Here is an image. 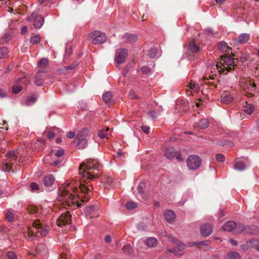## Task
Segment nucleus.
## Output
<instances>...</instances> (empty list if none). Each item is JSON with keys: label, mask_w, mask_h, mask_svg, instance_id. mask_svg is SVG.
I'll use <instances>...</instances> for the list:
<instances>
[{"label": "nucleus", "mask_w": 259, "mask_h": 259, "mask_svg": "<svg viewBox=\"0 0 259 259\" xmlns=\"http://www.w3.org/2000/svg\"><path fill=\"white\" fill-rule=\"evenodd\" d=\"M36 251L38 253L40 254L42 256H45L47 254L48 249L46 245L40 244L37 245Z\"/></svg>", "instance_id": "a878e982"}, {"label": "nucleus", "mask_w": 259, "mask_h": 259, "mask_svg": "<svg viewBox=\"0 0 259 259\" xmlns=\"http://www.w3.org/2000/svg\"><path fill=\"white\" fill-rule=\"evenodd\" d=\"M9 40V36L4 35L0 39V44H4Z\"/></svg>", "instance_id": "603ef678"}, {"label": "nucleus", "mask_w": 259, "mask_h": 259, "mask_svg": "<svg viewBox=\"0 0 259 259\" xmlns=\"http://www.w3.org/2000/svg\"><path fill=\"white\" fill-rule=\"evenodd\" d=\"M185 248L186 245L184 244L179 242L177 243V248L168 249V251L176 255L181 256L184 254V250Z\"/></svg>", "instance_id": "2eb2a0df"}, {"label": "nucleus", "mask_w": 259, "mask_h": 259, "mask_svg": "<svg viewBox=\"0 0 259 259\" xmlns=\"http://www.w3.org/2000/svg\"><path fill=\"white\" fill-rule=\"evenodd\" d=\"M30 188L31 189V191L33 192H38L41 191V189L39 186L35 182H32L30 184Z\"/></svg>", "instance_id": "72a5a7b5"}, {"label": "nucleus", "mask_w": 259, "mask_h": 259, "mask_svg": "<svg viewBox=\"0 0 259 259\" xmlns=\"http://www.w3.org/2000/svg\"><path fill=\"white\" fill-rule=\"evenodd\" d=\"M212 230V227L210 225L203 224L201 226L200 233L202 236L206 237L211 233Z\"/></svg>", "instance_id": "6ab92c4d"}, {"label": "nucleus", "mask_w": 259, "mask_h": 259, "mask_svg": "<svg viewBox=\"0 0 259 259\" xmlns=\"http://www.w3.org/2000/svg\"><path fill=\"white\" fill-rule=\"evenodd\" d=\"M250 38V35L248 33H244L240 34L238 38L235 41L236 44L243 45L248 41Z\"/></svg>", "instance_id": "aec40b11"}, {"label": "nucleus", "mask_w": 259, "mask_h": 259, "mask_svg": "<svg viewBox=\"0 0 259 259\" xmlns=\"http://www.w3.org/2000/svg\"><path fill=\"white\" fill-rule=\"evenodd\" d=\"M137 206V204L135 202L132 201H129L126 204V207L127 209H133L136 208Z\"/></svg>", "instance_id": "de8ad7c7"}, {"label": "nucleus", "mask_w": 259, "mask_h": 259, "mask_svg": "<svg viewBox=\"0 0 259 259\" xmlns=\"http://www.w3.org/2000/svg\"><path fill=\"white\" fill-rule=\"evenodd\" d=\"M128 97L131 99H134L137 98L135 92L133 90H130L128 93Z\"/></svg>", "instance_id": "6e6d98bb"}, {"label": "nucleus", "mask_w": 259, "mask_h": 259, "mask_svg": "<svg viewBox=\"0 0 259 259\" xmlns=\"http://www.w3.org/2000/svg\"><path fill=\"white\" fill-rule=\"evenodd\" d=\"M248 58V55L246 53L242 54L240 57V60L241 62L246 61Z\"/></svg>", "instance_id": "13d9d810"}, {"label": "nucleus", "mask_w": 259, "mask_h": 259, "mask_svg": "<svg viewBox=\"0 0 259 259\" xmlns=\"http://www.w3.org/2000/svg\"><path fill=\"white\" fill-rule=\"evenodd\" d=\"M145 187V184L144 183H140L138 186V190L139 193L140 194L141 197L144 199H146L148 197L147 194H145L143 191V188Z\"/></svg>", "instance_id": "c756f323"}, {"label": "nucleus", "mask_w": 259, "mask_h": 259, "mask_svg": "<svg viewBox=\"0 0 259 259\" xmlns=\"http://www.w3.org/2000/svg\"><path fill=\"white\" fill-rule=\"evenodd\" d=\"M235 228L238 230V232L240 231V228L238 227V226H237L236 224L234 221H229L222 226L223 230L229 232L232 231Z\"/></svg>", "instance_id": "a211bd4d"}, {"label": "nucleus", "mask_w": 259, "mask_h": 259, "mask_svg": "<svg viewBox=\"0 0 259 259\" xmlns=\"http://www.w3.org/2000/svg\"><path fill=\"white\" fill-rule=\"evenodd\" d=\"M201 163L200 158L197 155H191L187 160V166L189 169L195 170L198 168Z\"/></svg>", "instance_id": "0eeeda50"}, {"label": "nucleus", "mask_w": 259, "mask_h": 259, "mask_svg": "<svg viewBox=\"0 0 259 259\" xmlns=\"http://www.w3.org/2000/svg\"><path fill=\"white\" fill-rule=\"evenodd\" d=\"M48 64V60L46 58L40 59L38 62V66L39 67L45 68Z\"/></svg>", "instance_id": "58836bf2"}, {"label": "nucleus", "mask_w": 259, "mask_h": 259, "mask_svg": "<svg viewBox=\"0 0 259 259\" xmlns=\"http://www.w3.org/2000/svg\"><path fill=\"white\" fill-rule=\"evenodd\" d=\"M141 70L143 74H148L151 71V69L147 66L142 67Z\"/></svg>", "instance_id": "5fc2aeb1"}, {"label": "nucleus", "mask_w": 259, "mask_h": 259, "mask_svg": "<svg viewBox=\"0 0 259 259\" xmlns=\"http://www.w3.org/2000/svg\"><path fill=\"white\" fill-rule=\"evenodd\" d=\"M113 95L111 92H107L102 96V99L105 103H109L112 98Z\"/></svg>", "instance_id": "2f4dec72"}, {"label": "nucleus", "mask_w": 259, "mask_h": 259, "mask_svg": "<svg viewBox=\"0 0 259 259\" xmlns=\"http://www.w3.org/2000/svg\"><path fill=\"white\" fill-rule=\"evenodd\" d=\"M209 124V122L207 119H203L201 120L198 124V126L202 129L208 127Z\"/></svg>", "instance_id": "c9c22d12"}, {"label": "nucleus", "mask_w": 259, "mask_h": 259, "mask_svg": "<svg viewBox=\"0 0 259 259\" xmlns=\"http://www.w3.org/2000/svg\"><path fill=\"white\" fill-rule=\"evenodd\" d=\"M149 115L153 119H155L156 118V116L155 115V112L154 111H150L149 112Z\"/></svg>", "instance_id": "774afa93"}, {"label": "nucleus", "mask_w": 259, "mask_h": 259, "mask_svg": "<svg viewBox=\"0 0 259 259\" xmlns=\"http://www.w3.org/2000/svg\"><path fill=\"white\" fill-rule=\"evenodd\" d=\"M64 153V151L63 149H60L57 151V152L55 153V156L58 157H60L62 156V155H63Z\"/></svg>", "instance_id": "bf43d9fd"}, {"label": "nucleus", "mask_w": 259, "mask_h": 259, "mask_svg": "<svg viewBox=\"0 0 259 259\" xmlns=\"http://www.w3.org/2000/svg\"><path fill=\"white\" fill-rule=\"evenodd\" d=\"M254 105L251 104H248L245 102V105L243 106V110L248 114H251L254 111Z\"/></svg>", "instance_id": "cd10ccee"}, {"label": "nucleus", "mask_w": 259, "mask_h": 259, "mask_svg": "<svg viewBox=\"0 0 259 259\" xmlns=\"http://www.w3.org/2000/svg\"><path fill=\"white\" fill-rule=\"evenodd\" d=\"M101 168L102 166L96 159H90L83 162L79 169L82 179L75 186L72 183L64 184L58 192V200L63 201V205L72 209L80 207L81 203L78 199H80L82 202L89 200L93 189L92 185L89 184V180L98 178Z\"/></svg>", "instance_id": "f257e3e1"}, {"label": "nucleus", "mask_w": 259, "mask_h": 259, "mask_svg": "<svg viewBox=\"0 0 259 259\" xmlns=\"http://www.w3.org/2000/svg\"><path fill=\"white\" fill-rule=\"evenodd\" d=\"M234 60L230 56L225 55L221 57L220 62L216 63V68L213 69L217 70L220 74H227L228 72L234 69Z\"/></svg>", "instance_id": "f03ea898"}, {"label": "nucleus", "mask_w": 259, "mask_h": 259, "mask_svg": "<svg viewBox=\"0 0 259 259\" xmlns=\"http://www.w3.org/2000/svg\"><path fill=\"white\" fill-rule=\"evenodd\" d=\"M36 100V99L34 96H30L26 99V104L28 106L31 105L35 102Z\"/></svg>", "instance_id": "a18cd8bd"}, {"label": "nucleus", "mask_w": 259, "mask_h": 259, "mask_svg": "<svg viewBox=\"0 0 259 259\" xmlns=\"http://www.w3.org/2000/svg\"><path fill=\"white\" fill-rule=\"evenodd\" d=\"M158 54V49L156 48H153L149 50L148 55L151 58H155Z\"/></svg>", "instance_id": "e433bc0d"}, {"label": "nucleus", "mask_w": 259, "mask_h": 259, "mask_svg": "<svg viewBox=\"0 0 259 259\" xmlns=\"http://www.w3.org/2000/svg\"><path fill=\"white\" fill-rule=\"evenodd\" d=\"M204 80H205V83L207 84L208 86H212L213 85H214V82H211V81H206V80H208V78H207V77L206 76H205L204 77Z\"/></svg>", "instance_id": "0e129e2a"}, {"label": "nucleus", "mask_w": 259, "mask_h": 259, "mask_svg": "<svg viewBox=\"0 0 259 259\" xmlns=\"http://www.w3.org/2000/svg\"><path fill=\"white\" fill-rule=\"evenodd\" d=\"M215 158L219 162H224L225 161V157L222 154H217L215 155Z\"/></svg>", "instance_id": "8fccbe9b"}, {"label": "nucleus", "mask_w": 259, "mask_h": 259, "mask_svg": "<svg viewBox=\"0 0 259 259\" xmlns=\"http://www.w3.org/2000/svg\"><path fill=\"white\" fill-rule=\"evenodd\" d=\"M164 154L167 158L171 159L176 156L177 151L174 148L168 147L164 149Z\"/></svg>", "instance_id": "5701e85b"}, {"label": "nucleus", "mask_w": 259, "mask_h": 259, "mask_svg": "<svg viewBox=\"0 0 259 259\" xmlns=\"http://www.w3.org/2000/svg\"><path fill=\"white\" fill-rule=\"evenodd\" d=\"M89 39L93 45H99L104 43L107 40L105 33L96 30L90 33Z\"/></svg>", "instance_id": "39448f33"}, {"label": "nucleus", "mask_w": 259, "mask_h": 259, "mask_svg": "<svg viewBox=\"0 0 259 259\" xmlns=\"http://www.w3.org/2000/svg\"><path fill=\"white\" fill-rule=\"evenodd\" d=\"M250 247H252V244H251V240L247 241L245 243L242 244L240 246L241 249L243 250H248Z\"/></svg>", "instance_id": "37998d69"}, {"label": "nucleus", "mask_w": 259, "mask_h": 259, "mask_svg": "<svg viewBox=\"0 0 259 259\" xmlns=\"http://www.w3.org/2000/svg\"><path fill=\"white\" fill-rule=\"evenodd\" d=\"M89 130L83 128L76 136L73 141V145L79 149H84L87 146V138L88 136Z\"/></svg>", "instance_id": "20e7f679"}, {"label": "nucleus", "mask_w": 259, "mask_h": 259, "mask_svg": "<svg viewBox=\"0 0 259 259\" xmlns=\"http://www.w3.org/2000/svg\"><path fill=\"white\" fill-rule=\"evenodd\" d=\"M142 130H143V131L146 133V134H148L150 133V128L147 125H142Z\"/></svg>", "instance_id": "680f3d73"}, {"label": "nucleus", "mask_w": 259, "mask_h": 259, "mask_svg": "<svg viewBox=\"0 0 259 259\" xmlns=\"http://www.w3.org/2000/svg\"><path fill=\"white\" fill-rule=\"evenodd\" d=\"M7 256L9 259H17L15 253L12 251L8 252L7 253Z\"/></svg>", "instance_id": "4d7b16f0"}, {"label": "nucleus", "mask_w": 259, "mask_h": 259, "mask_svg": "<svg viewBox=\"0 0 259 259\" xmlns=\"http://www.w3.org/2000/svg\"><path fill=\"white\" fill-rule=\"evenodd\" d=\"M188 49L191 54H196L200 50V48L198 46L194 40L191 41L188 46Z\"/></svg>", "instance_id": "412c9836"}, {"label": "nucleus", "mask_w": 259, "mask_h": 259, "mask_svg": "<svg viewBox=\"0 0 259 259\" xmlns=\"http://www.w3.org/2000/svg\"><path fill=\"white\" fill-rule=\"evenodd\" d=\"M185 90L187 95H191L193 93L198 92L199 87L197 83L191 81L186 85Z\"/></svg>", "instance_id": "f8f14e48"}, {"label": "nucleus", "mask_w": 259, "mask_h": 259, "mask_svg": "<svg viewBox=\"0 0 259 259\" xmlns=\"http://www.w3.org/2000/svg\"><path fill=\"white\" fill-rule=\"evenodd\" d=\"M146 245L149 247H155L157 245V240L155 238L151 237L145 241Z\"/></svg>", "instance_id": "c85d7f7f"}, {"label": "nucleus", "mask_w": 259, "mask_h": 259, "mask_svg": "<svg viewBox=\"0 0 259 259\" xmlns=\"http://www.w3.org/2000/svg\"><path fill=\"white\" fill-rule=\"evenodd\" d=\"M123 251L126 253L130 254L133 252V248L130 245H125L122 248Z\"/></svg>", "instance_id": "c03bdc74"}, {"label": "nucleus", "mask_w": 259, "mask_h": 259, "mask_svg": "<svg viewBox=\"0 0 259 259\" xmlns=\"http://www.w3.org/2000/svg\"><path fill=\"white\" fill-rule=\"evenodd\" d=\"M238 227L240 228L239 232H243L246 234L257 235H259V228L255 226H244L243 225H238Z\"/></svg>", "instance_id": "6e6552de"}, {"label": "nucleus", "mask_w": 259, "mask_h": 259, "mask_svg": "<svg viewBox=\"0 0 259 259\" xmlns=\"http://www.w3.org/2000/svg\"><path fill=\"white\" fill-rule=\"evenodd\" d=\"M71 215L68 211L62 213L56 221L58 226L61 227L69 223L71 221Z\"/></svg>", "instance_id": "9d476101"}, {"label": "nucleus", "mask_w": 259, "mask_h": 259, "mask_svg": "<svg viewBox=\"0 0 259 259\" xmlns=\"http://www.w3.org/2000/svg\"><path fill=\"white\" fill-rule=\"evenodd\" d=\"M40 36L39 34H37L30 38V42L32 44H36L38 43L40 41Z\"/></svg>", "instance_id": "4c0bfd02"}, {"label": "nucleus", "mask_w": 259, "mask_h": 259, "mask_svg": "<svg viewBox=\"0 0 259 259\" xmlns=\"http://www.w3.org/2000/svg\"><path fill=\"white\" fill-rule=\"evenodd\" d=\"M44 70H39L35 75V79L34 83L38 86H40L43 84L45 78V75L44 74Z\"/></svg>", "instance_id": "dca6fc26"}, {"label": "nucleus", "mask_w": 259, "mask_h": 259, "mask_svg": "<svg viewBox=\"0 0 259 259\" xmlns=\"http://www.w3.org/2000/svg\"><path fill=\"white\" fill-rule=\"evenodd\" d=\"M9 40V36L4 35L0 39V44H4Z\"/></svg>", "instance_id": "864d4df0"}, {"label": "nucleus", "mask_w": 259, "mask_h": 259, "mask_svg": "<svg viewBox=\"0 0 259 259\" xmlns=\"http://www.w3.org/2000/svg\"><path fill=\"white\" fill-rule=\"evenodd\" d=\"M105 241L107 243H110L111 242V237L108 235L105 237Z\"/></svg>", "instance_id": "69168bd1"}, {"label": "nucleus", "mask_w": 259, "mask_h": 259, "mask_svg": "<svg viewBox=\"0 0 259 259\" xmlns=\"http://www.w3.org/2000/svg\"><path fill=\"white\" fill-rule=\"evenodd\" d=\"M113 183V179L112 178H107L105 181V185L106 186H110Z\"/></svg>", "instance_id": "e2e57ef3"}, {"label": "nucleus", "mask_w": 259, "mask_h": 259, "mask_svg": "<svg viewBox=\"0 0 259 259\" xmlns=\"http://www.w3.org/2000/svg\"><path fill=\"white\" fill-rule=\"evenodd\" d=\"M246 87L248 90L253 91L255 90V84L253 82L249 81V82H246Z\"/></svg>", "instance_id": "49530a36"}, {"label": "nucleus", "mask_w": 259, "mask_h": 259, "mask_svg": "<svg viewBox=\"0 0 259 259\" xmlns=\"http://www.w3.org/2000/svg\"><path fill=\"white\" fill-rule=\"evenodd\" d=\"M74 136H75V134L73 132H68L66 135L67 137L69 139L73 138Z\"/></svg>", "instance_id": "338daca9"}, {"label": "nucleus", "mask_w": 259, "mask_h": 259, "mask_svg": "<svg viewBox=\"0 0 259 259\" xmlns=\"http://www.w3.org/2000/svg\"><path fill=\"white\" fill-rule=\"evenodd\" d=\"M164 215L166 221L169 223L174 222L176 217L175 212L170 210H166L165 212Z\"/></svg>", "instance_id": "b1692460"}, {"label": "nucleus", "mask_w": 259, "mask_h": 259, "mask_svg": "<svg viewBox=\"0 0 259 259\" xmlns=\"http://www.w3.org/2000/svg\"><path fill=\"white\" fill-rule=\"evenodd\" d=\"M15 214V211H11L10 210H8L6 212V218L8 222H12L14 220Z\"/></svg>", "instance_id": "7c9ffc66"}, {"label": "nucleus", "mask_w": 259, "mask_h": 259, "mask_svg": "<svg viewBox=\"0 0 259 259\" xmlns=\"http://www.w3.org/2000/svg\"><path fill=\"white\" fill-rule=\"evenodd\" d=\"M249 165L250 162L247 158L245 161H243L237 158L234 161V168L236 170L243 171L245 170Z\"/></svg>", "instance_id": "9b49d317"}, {"label": "nucleus", "mask_w": 259, "mask_h": 259, "mask_svg": "<svg viewBox=\"0 0 259 259\" xmlns=\"http://www.w3.org/2000/svg\"><path fill=\"white\" fill-rule=\"evenodd\" d=\"M22 90L21 86L19 85H15L12 88V92L15 94H17L20 92Z\"/></svg>", "instance_id": "3c124183"}, {"label": "nucleus", "mask_w": 259, "mask_h": 259, "mask_svg": "<svg viewBox=\"0 0 259 259\" xmlns=\"http://www.w3.org/2000/svg\"><path fill=\"white\" fill-rule=\"evenodd\" d=\"M8 54V49L6 47H3L0 48V59L7 57Z\"/></svg>", "instance_id": "f704fd0d"}, {"label": "nucleus", "mask_w": 259, "mask_h": 259, "mask_svg": "<svg viewBox=\"0 0 259 259\" xmlns=\"http://www.w3.org/2000/svg\"><path fill=\"white\" fill-rule=\"evenodd\" d=\"M210 243V241L209 240H207L201 241V242H199L198 243H194L193 244H191V243H190L188 245V246H192L194 245H202L206 246V245H209Z\"/></svg>", "instance_id": "09e8293b"}, {"label": "nucleus", "mask_w": 259, "mask_h": 259, "mask_svg": "<svg viewBox=\"0 0 259 259\" xmlns=\"http://www.w3.org/2000/svg\"><path fill=\"white\" fill-rule=\"evenodd\" d=\"M20 155L17 151H9L6 155L8 161L4 164L3 169L5 171H10L11 170L13 171V164L18 165L20 163V159L17 160L20 157Z\"/></svg>", "instance_id": "7ed1b4c3"}, {"label": "nucleus", "mask_w": 259, "mask_h": 259, "mask_svg": "<svg viewBox=\"0 0 259 259\" xmlns=\"http://www.w3.org/2000/svg\"><path fill=\"white\" fill-rule=\"evenodd\" d=\"M252 247L259 251V239H252L251 240Z\"/></svg>", "instance_id": "79ce46f5"}, {"label": "nucleus", "mask_w": 259, "mask_h": 259, "mask_svg": "<svg viewBox=\"0 0 259 259\" xmlns=\"http://www.w3.org/2000/svg\"><path fill=\"white\" fill-rule=\"evenodd\" d=\"M27 210L29 213L34 214L38 212V209L36 206L30 205L28 206Z\"/></svg>", "instance_id": "ea45409f"}, {"label": "nucleus", "mask_w": 259, "mask_h": 259, "mask_svg": "<svg viewBox=\"0 0 259 259\" xmlns=\"http://www.w3.org/2000/svg\"><path fill=\"white\" fill-rule=\"evenodd\" d=\"M184 103V101H181L180 104H179L178 103L177 104V108H179V106H180L181 107H182L183 106V109H180L179 111H185L186 110V107H185V106L183 105Z\"/></svg>", "instance_id": "052dcab7"}, {"label": "nucleus", "mask_w": 259, "mask_h": 259, "mask_svg": "<svg viewBox=\"0 0 259 259\" xmlns=\"http://www.w3.org/2000/svg\"><path fill=\"white\" fill-rule=\"evenodd\" d=\"M98 207L95 206H90L84 208L85 216L90 218H95L98 216L97 213Z\"/></svg>", "instance_id": "4468645a"}, {"label": "nucleus", "mask_w": 259, "mask_h": 259, "mask_svg": "<svg viewBox=\"0 0 259 259\" xmlns=\"http://www.w3.org/2000/svg\"><path fill=\"white\" fill-rule=\"evenodd\" d=\"M121 38L124 42H134L137 41L138 36L135 34L125 33L122 36Z\"/></svg>", "instance_id": "f3484780"}, {"label": "nucleus", "mask_w": 259, "mask_h": 259, "mask_svg": "<svg viewBox=\"0 0 259 259\" xmlns=\"http://www.w3.org/2000/svg\"><path fill=\"white\" fill-rule=\"evenodd\" d=\"M33 227L36 229L38 230V233H39L42 236H46L49 232V227L41 223L39 220H35L33 222ZM37 233V232H36Z\"/></svg>", "instance_id": "1a4fd4ad"}, {"label": "nucleus", "mask_w": 259, "mask_h": 259, "mask_svg": "<svg viewBox=\"0 0 259 259\" xmlns=\"http://www.w3.org/2000/svg\"><path fill=\"white\" fill-rule=\"evenodd\" d=\"M43 182L46 187H52L54 184L55 178L52 175H47L44 178Z\"/></svg>", "instance_id": "4be33fe9"}, {"label": "nucleus", "mask_w": 259, "mask_h": 259, "mask_svg": "<svg viewBox=\"0 0 259 259\" xmlns=\"http://www.w3.org/2000/svg\"><path fill=\"white\" fill-rule=\"evenodd\" d=\"M233 100V98L230 95L226 93L223 94L221 98L220 101L223 104H228L231 103Z\"/></svg>", "instance_id": "393cba45"}, {"label": "nucleus", "mask_w": 259, "mask_h": 259, "mask_svg": "<svg viewBox=\"0 0 259 259\" xmlns=\"http://www.w3.org/2000/svg\"><path fill=\"white\" fill-rule=\"evenodd\" d=\"M218 48L222 52H229L231 50V48L229 47L227 43L224 41L219 43Z\"/></svg>", "instance_id": "bb28decb"}, {"label": "nucleus", "mask_w": 259, "mask_h": 259, "mask_svg": "<svg viewBox=\"0 0 259 259\" xmlns=\"http://www.w3.org/2000/svg\"><path fill=\"white\" fill-rule=\"evenodd\" d=\"M240 255L237 252L228 253L226 256V259H240Z\"/></svg>", "instance_id": "473e14b6"}, {"label": "nucleus", "mask_w": 259, "mask_h": 259, "mask_svg": "<svg viewBox=\"0 0 259 259\" xmlns=\"http://www.w3.org/2000/svg\"><path fill=\"white\" fill-rule=\"evenodd\" d=\"M34 19L33 22V26L35 28H40L44 23V18L40 15H38L35 16L34 13H32L31 17H29V19H31V18Z\"/></svg>", "instance_id": "ddd939ff"}, {"label": "nucleus", "mask_w": 259, "mask_h": 259, "mask_svg": "<svg viewBox=\"0 0 259 259\" xmlns=\"http://www.w3.org/2000/svg\"><path fill=\"white\" fill-rule=\"evenodd\" d=\"M109 130L108 127H107L105 130L104 129H102L99 131L98 132V136L100 138H105L108 136L107 131Z\"/></svg>", "instance_id": "a19ab883"}, {"label": "nucleus", "mask_w": 259, "mask_h": 259, "mask_svg": "<svg viewBox=\"0 0 259 259\" xmlns=\"http://www.w3.org/2000/svg\"><path fill=\"white\" fill-rule=\"evenodd\" d=\"M127 54V50L125 49H117L114 57L115 63L117 64L124 63L126 60Z\"/></svg>", "instance_id": "423d86ee"}]
</instances>
